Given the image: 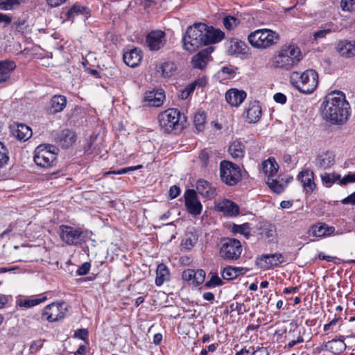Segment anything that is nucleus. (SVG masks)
I'll return each instance as SVG.
<instances>
[{
	"mask_svg": "<svg viewBox=\"0 0 355 355\" xmlns=\"http://www.w3.org/2000/svg\"><path fill=\"white\" fill-rule=\"evenodd\" d=\"M321 108L323 118L335 125L343 124L349 115V105L343 92L328 94L322 102Z\"/></svg>",
	"mask_w": 355,
	"mask_h": 355,
	"instance_id": "f257e3e1",
	"label": "nucleus"
},
{
	"mask_svg": "<svg viewBox=\"0 0 355 355\" xmlns=\"http://www.w3.org/2000/svg\"><path fill=\"white\" fill-rule=\"evenodd\" d=\"M300 49L294 44H285L272 55L269 64L275 69L290 70L302 60Z\"/></svg>",
	"mask_w": 355,
	"mask_h": 355,
	"instance_id": "f03ea898",
	"label": "nucleus"
},
{
	"mask_svg": "<svg viewBox=\"0 0 355 355\" xmlns=\"http://www.w3.org/2000/svg\"><path fill=\"white\" fill-rule=\"evenodd\" d=\"M250 45L259 50L269 49L279 40V35L269 28H261L250 33L248 36Z\"/></svg>",
	"mask_w": 355,
	"mask_h": 355,
	"instance_id": "7ed1b4c3",
	"label": "nucleus"
},
{
	"mask_svg": "<svg viewBox=\"0 0 355 355\" xmlns=\"http://www.w3.org/2000/svg\"><path fill=\"white\" fill-rule=\"evenodd\" d=\"M291 82L300 92L309 94L313 93L318 85V75L313 69H307L300 75L298 72H293Z\"/></svg>",
	"mask_w": 355,
	"mask_h": 355,
	"instance_id": "20e7f679",
	"label": "nucleus"
},
{
	"mask_svg": "<svg viewBox=\"0 0 355 355\" xmlns=\"http://www.w3.org/2000/svg\"><path fill=\"white\" fill-rule=\"evenodd\" d=\"M204 31H205V24L202 23L189 26L182 39L184 49L192 53L202 45H205Z\"/></svg>",
	"mask_w": 355,
	"mask_h": 355,
	"instance_id": "39448f33",
	"label": "nucleus"
},
{
	"mask_svg": "<svg viewBox=\"0 0 355 355\" xmlns=\"http://www.w3.org/2000/svg\"><path fill=\"white\" fill-rule=\"evenodd\" d=\"M160 128L166 132H179L183 128L181 114L177 109H168L158 116Z\"/></svg>",
	"mask_w": 355,
	"mask_h": 355,
	"instance_id": "423d86ee",
	"label": "nucleus"
},
{
	"mask_svg": "<svg viewBox=\"0 0 355 355\" xmlns=\"http://www.w3.org/2000/svg\"><path fill=\"white\" fill-rule=\"evenodd\" d=\"M59 236L67 245L77 246L85 242L87 232L69 225L60 226Z\"/></svg>",
	"mask_w": 355,
	"mask_h": 355,
	"instance_id": "0eeeda50",
	"label": "nucleus"
},
{
	"mask_svg": "<svg viewBox=\"0 0 355 355\" xmlns=\"http://www.w3.org/2000/svg\"><path fill=\"white\" fill-rule=\"evenodd\" d=\"M220 177L223 182L234 186L241 180V169L236 164L223 160L220 164Z\"/></svg>",
	"mask_w": 355,
	"mask_h": 355,
	"instance_id": "6e6552de",
	"label": "nucleus"
},
{
	"mask_svg": "<svg viewBox=\"0 0 355 355\" xmlns=\"http://www.w3.org/2000/svg\"><path fill=\"white\" fill-rule=\"evenodd\" d=\"M243 249L241 242L236 239H226L219 250L220 257L228 261H234L240 258Z\"/></svg>",
	"mask_w": 355,
	"mask_h": 355,
	"instance_id": "1a4fd4ad",
	"label": "nucleus"
},
{
	"mask_svg": "<svg viewBox=\"0 0 355 355\" xmlns=\"http://www.w3.org/2000/svg\"><path fill=\"white\" fill-rule=\"evenodd\" d=\"M66 311L64 303L53 302L44 309L42 318L49 322H56L64 318Z\"/></svg>",
	"mask_w": 355,
	"mask_h": 355,
	"instance_id": "9d476101",
	"label": "nucleus"
},
{
	"mask_svg": "<svg viewBox=\"0 0 355 355\" xmlns=\"http://www.w3.org/2000/svg\"><path fill=\"white\" fill-rule=\"evenodd\" d=\"M55 159V154L47 149L46 146L40 145L35 150L34 162L41 167L51 166Z\"/></svg>",
	"mask_w": 355,
	"mask_h": 355,
	"instance_id": "9b49d317",
	"label": "nucleus"
},
{
	"mask_svg": "<svg viewBox=\"0 0 355 355\" xmlns=\"http://www.w3.org/2000/svg\"><path fill=\"white\" fill-rule=\"evenodd\" d=\"M184 199L185 207L190 214L196 216L201 214L202 205L198 200L194 190H187L184 193Z\"/></svg>",
	"mask_w": 355,
	"mask_h": 355,
	"instance_id": "f8f14e48",
	"label": "nucleus"
},
{
	"mask_svg": "<svg viewBox=\"0 0 355 355\" xmlns=\"http://www.w3.org/2000/svg\"><path fill=\"white\" fill-rule=\"evenodd\" d=\"M146 44L151 51H158L166 44L165 33L162 31H153L146 36Z\"/></svg>",
	"mask_w": 355,
	"mask_h": 355,
	"instance_id": "ddd939ff",
	"label": "nucleus"
},
{
	"mask_svg": "<svg viewBox=\"0 0 355 355\" xmlns=\"http://www.w3.org/2000/svg\"><path fill=\"white\" fill-rule=\"evenodd\" d=\"M297 180L301 182L306 194H311L316 189L313 172L309 169H304L300 172Z\"/></svg>",
	"mask_w": 355,
	"mask_h": 355,
	"instance_id": "4468645a",
	"label": "nucleus"
},
{
	"mask_svg": "<svg viewBox=\"0 0 355 355\" xmlns=\"http://www.w3.org/2000/svg\"><path fill=\"white\" fill-rule=\"evenodd\" d=\"M177 70L176 64L172 61H165L155 66V74L158 77L168 79L173 76Z\"/></svg>",
	"mask_w": 355,
	"mask_h": 355,
	"instance_id": "2eb2a0df",
	"label": "nucleus"
},
{
	"mask_svg": "<svg viewBox=\"0 0 355 355\" xmlns=\"http://www.w3.org/2000/svg\"><path fill=\"white\" fill-rule=\"evenodd\" d=\"M182 278L184 281L191 282L193 286H197L204 282L205 272L202 269H187L182 272Z\"/></svg>",
	"mask_w": 355,
	"mask_h": 355,
	"instance_id": "dca6fc26",
	"label": "nucleus"
},
{
	"mask_svg": "<svg viewBox=\"0 0 355 355\" xmlns=\"http://www.w3.org/2000/svg\"><path fill=\"white\" fill-rule=\"evenodd\" d=\"M345 336H340L338 339H332L324 343L321 347V350L329 351L334 354L343 353L346 349V345L344 342Z\"/></svg>",
	"mask_w": 355,
	"mask_h": 355,
	"instance_id": "f3484780",
	"label": "nucleus"
},
{
	"mask_svg": "<svg viewBox=\"0 0 355 355\" xmlns=\"http://www.w3.org/2000/svg\"><path fill=\"white\" fill-rule=\"evenodd\" d=\"M213 51L211 47L205 49L198 52L192 58L191 63L194 68L203 69L210 60V55Z\"/></svg>",
	"mask_w": 355,
	"mask_h": 355,
	"instance_id": "a211bd4d",
	"label": "nucleus"
},
{
	"mask_svg": "<svg viewBox=\"0 0 355 355\" xmlns=\"http://www.w3.org/2000/svg\"><path fill=\"white\" fill-rule=\"evenodd\" d=\"M335 230L336 229L333 226H329L325 223H318L311 226L309 234L315 237H326L334 234Z\"/></svg>",
	"mask_w": 355,
	"mask_h": 355,
	"instance_id": "6ab92c4d",
	"label": "nucleus"
},
{
	"mask_svg": "<svg viewBox=\"0 0 355 355\" xmlns=\"http://www.w3.org/2000/svg\"><path fill=\"white\" fill-rule=\"evenodd\" d=\"M246 96L247 94L243 90L232 88L225 93V99L231 106L237 107L243 103Z\"/></svg>",
	"mask_w": 355,
	"mask_h": 355,
	"instance_id": "aec40b11",
	"label": "nucleus"
},
{
	"mask_svg": "<svg viewBox=\"0 0 355 355\" xmlns=\"http://www.w3.org/2000/svg\"><path fill=\"white\" fill-rule=\"evenodd\" d=\"M164 98L165 94L162 90L150 91L146 93L144 101L150 107H159Z\"/></svg>",
	"mask_w": 355,
	"mask_h": 355,
	"instance_id": "412c9836",
	"label": "nucleus"
},
{
	"mask_svg": "<svg viewBox=\"0 0 355 355\" xmlns=\"http://www.w3.org/2000/svg\"><path fill=\"white\" fill-rule=\"evenodd\" d=\"M335 162V155L331 151H325L319 153L315 159V166L320 169H327L331 167Z\"/></svg>",
	"mask_w": 355,
	"mask_h": 355,
	"instance_id": "4be33fe9",
	"label": "nucleus"
},
{
	"mask_svg": "<svg viewBox=\"0 0 355 355\" xmlns=\"http://www.w3.org/2000/svg\"><path fill=\"white\" fill-rule=\"evenodd\" d=\"M205 45L220 42L225 37V33L220 29L208 26L205 24Z\"/></svg>",
	"mask_w": 355,
	"mask_h": 355,
	"instance_id": "5701e85b",
	"label": "nucleus"
},
{
	"mask_svg": "<svg viewBox=\"0 0 355 355\" xmlns=\"http://www.w3.org/2000/svg\"><path fill=\"white\" fill-rule=\"evenodd\" d=\"M226 46L227 54L230 55L244 54L245 53L248 48L245 42L235 38L229 40L227 42Z\"/></svg>",
	"mask_w": 355,
	"mask_h": 355,
	"instance_id": "b1692460",
	"label": "nucleus"
},
{
	"mask_svg": "<svg viewBox=\"0 0 355 355\" xmlns=\"http://www.w3.org/2000/svg\"><path fill=\"white\" fill-rule=\"evenodd\" d=\"M141 59V51L137 48L131 49L123 53L124 62L130 67H137Z\"/></svg>",
	"mask_w": 355,
	"mask_h": 355,
	"instance_id": "393cba45",
	"label": "nucleus"
},
{
	"mask_svg": "<svg viewBox=\"0 0 355 355\" xmlns=\"http://www.w3.org/2000/svg\"><path fill=\"white\" fill-rule=\"evenodd\" d=\"M336 51L341 56L345 58H352L355 56V40L340 41L337 44Z\"/></svg>",
	"mask_w": 355,
	"mask_h": 355,
	"instance_id": "a878e982",
	"label": "nucleus"
},
{
	"mask_svg": "<svg viewBox=\"0 0 355 355\" xmlns=\"http://www.w3.org/2000/svg\"><path fill=\"white\" fill-rule=\"evenodd\" d=\"M76 139L75 132L68 129L60 131L57 137L58 142L64 148L71 146L75 143Z\"/></svg>",
	"mask_w": 355,
	"mask_h": 355,
	"instance_id": "bb28decb",
	"label": "nucleus"
},
{
	"mask_svg": "<svg viewBox=\"0 0 355 355\" xmlns=\"http://www.w3.org/2000/svg\"><path fill=\"white\" fill-rule=\"evenodd\" d=\"M218 211L223 212L227 216H236L239 214V206L229 200H223L216 205Z\"/></svg>",
	"mask_w": 355,
	"mask_h": 355,
	"instance_id": "cd10ccee",
	"label": "nucleus"
},
{
	"mask_svg": "<svg viewBox=\"0 0 355 355\" xmlns=\"http://www.w3.org/2000/svg\"><path fill=\"white\" fill-rule=\"evenodd\" d=\"M261 116V107L258 101L250 103L246 110V119L248 123L257 122Z\"/></svg>",
	"mask_w": 355,
	"mask_h": 355,
	"instance_id": "c85d7f7f",
	"label": "nucleus"
},
{
	"mask_svg": "<svg viewBox=\"0 0 355 355\" xmlns=\"http://www.w3.org/2000/svg\"><path fill=\"white\" fill-rule=\"evenodd\" d=\"M196 189L202 196L209 199L213 198L216 194V189L205 180H199L197 182Z\"/></svg>",
	"mask_w": 355,
	"mask_h": 355,
	"instance_id": "c756f323",
	"label": "nucleus"
},
{
	"mask_svg": "<svg viewBox=\"0 0 355 355\" xmlns=\"http://www.w3.org/2000/svg\"><path fill=\"white\" fill-rule=\"evenodd\" d=\"M15 67L16 64L13 61L4 60L0 62V84L10 79V73Z\"/></svg>",
	"mask_w": 355,
	"mask_h": 355,
	"instance_id": "7c9ffc66",
	"label": "nucleus"
},
{
	"mask_svg": "<svg viewBox=\"0 0 355 355\" xmlns=\"http://www.w3.org/2000/svg\"><path fill=\"white\" fill-rule=\"evenodd\" d=\"M259 234L270 241H273L276 237V227L274 224L267 221H263L259 223Z\"/></svg>",
	"mask_w": 355,
	"mask_h": 355,
	"instance_id": "2f4dec72",
	"label": "nucleus"
},
{
	"mask_svg": "<svg viewBox=\"0 0 355 355\" xmlns=\"http://www.w3.org/2000/svg\"><path fill=\"white\" fill-rule=\"evenodd\" d=\"M261 261L265 262L264 267L270 268L282 263L284 261V259L282 254L275 253L262 255Z\"/></svg>",
	"mask_w": 355,
	"mask_h": 355,
	"instance_id": "473e14b6",
	"label": "nucleus"
},
{
	"mask_svg": "<svg viewBox=\"0 0 355 355\" xmlns=\"http://www.w3.org/2000/svg\"><path fill=\"white\" fill-rule=\"evenodd\" d=\"M228 152L233 159H242L245 155L244 144L240 141H234L229 146Z\"/></svg>",
	"mask_w": 355,
	"mask_h": 355,
	"instance_id": "72a5a7b5",
	"label": "nucleus"
},
{
	"mask_svg": "<svg viewBox=\"0 0 355 355\" xmlns=\"http://www.w3.org/2000/svg\"><path fill=\"white\" fill-rule=\"evenodd\" d=\"M67 105V98L62 95H55L51 100V112L53 114L62 112Z\"/></svg>",
	"mask_w": 355,
	"mask_h": 355,
	"instance_id": "f704fd0d",
	"label": "nucleus"
},
{
	"mask_svg": "<svg viewBox=\"0 0 355 355\" xmlns=\"http://www.w3.org/2000/svg\"><path fill=\"white\" fill-rule=\"evenodd\" d=\"M263 172L268 176V178H273V176L277 173L279 166L274 158H268L262 162Z\"/></svg>",
	"mask_w": 355,
	"mask_h": 355,
	"instance_id": "c9c22d12",
	"label": "nucleus"
},
{
	"mask_svg": "<svg viewBox=\"0 0 355 355\" xmlns=\"http://www.w3.org/2000/svg\"><path fill=\"white\" fill-rule=\"evenodd\" d=\"M169 280V270L164 263L157 266L156 270L155 284L157 286H162L165 282Z\"/></svg>",
	"mask_w": 355,
	"mask_h": 355,
	"instance_id": "e433bc0d",
	"label": "nucleus"
},
{
	"mask_svg": "<svg viewBox=\"0 0 355 355\" xmlns=\"http://www.w3.org/2000/svg\"><path fill=\"white\" fill-rule=\"evenodd\" d=\"M266 183L272 191L277 193H280L284 191L288 181H284L283 178H280L279 177H278L277 179L268 178Z\"/></svg>",
	"mask_w": 355,
	"mask_h": 355,
	"instance_id": "4c0bfd02",
	"label": "nucleus"
},
{
	"mask_svg": "<svg viewBox=\"0 0 355 355\" xmlns=\"http://www.w3.org/2000/svg\"><path fill=\"white\" fill-rule=\"evenodd\" d=\"M32 130L28 125L25 124H18L15 131V136L19 140L26 141L32 136Z\"/></svg>",
	"mask_w": 355,
	"mask_h": 355,
	"instance_id": "58836bf2",
	"label": "nucleus"
},
{
	"mask_svg": "<svg viewBox=\"0 0 355 355\" xmlns=\"http://www.w3.org/2000/svg\"><path fill=\"white\" fill-rule=\"evenodd\" d=\"M197 241V235L192 232H188L185 234L184 238L182 241L181 245L185 250H191L195 246Z\"/></svg>",
	"mask_w": 355,
	"mask_h": 355,
	"instance_id": "ea45409f",
	"label": "nucleus"
},
{
	"mask_svg": "<svg viewBox=\"0 0 355 355\" xmlns=\"http://www.w3.org/2000/svg\"><path fill=\"white\" fill-rule=\"evenodd\" d=\"M87 10V8L78 3L73 5L66 12L65 15L67 20H73V19L80 14H84Z\"/></svg>",
	"mask_w": 355,
	"mask_h": 355,
	"instance_id": "a19ab883",
	"label": "nucleus"
},
{
	"mask_svg": "<svg viewBox=\"0 0 355 355\" xmlns=\"http://www.w3.org/2000/svg\"><path fill=\"white\" fill-rule=\"evenodd\" d=\"M232 232L233 234H240L243 235L246 239L250 236V225L248 223H245L241 225L234 224L232 227Z\"/></svg>",
	"mask_w": 355,
	"mask_h": 355,
	"instance_id": "79ce46f5",
	"label": "nucleus"
},
{
	"mask_svg": "<svg viewBox=\"0 0 355 355\" xmlns=\"http://www.w3.org/2000/svg\"><path fill=\"white\" fill-rule=\"evenodd\" d=\"M193 123L198 131L201 132L205 129L206 123V115L204 112H197L194 115Z\"/></svg>",
	"mask_w": 355,
	"mask_h": 355,
	"instance_id": "37998d69",
	"label": "nucleus"
},
{
	"mask_svg": "<svg viewBox=\"0 0 355 355\" xmlns=\"http://www.w3.org/2000/svg\"><path fill=\"white\" fill-rule=\"evenodd\" d=\"M23 0H0V10H9L18 7Z\"/></svg>",
	"mask_w": 355,
	"mask_h": 355,
	"instance_id": "c03bdc74",
	"label": "nucleus"
},
{
	"mask_svg": "<svg viewBox=\"0 0 355 355\" xmlns=\"http://www.w3.org/2000/svg\"><path fill=\"white\" fill-rule=\"evenodd\" d=\"M321 180L327 187H330L337 180H340V175L336 173H324L320 175Z\"/></svg>",
	"mask_w": 355,
	"mask_h": 355,
	"instance_id": "a18cd8bd",
	"label": "nucleus"
},
{
	"mask_svg": "<svg viewBox=\"0 0 355 355\" xmlns=\"http://www.w3.org/2000/svg\"><path fill=\"white\" fill-rule=\"evenodd\" d=\"M225 28L228 31L234 30L240 23V20L236 17L227 16L223 20Z\"/></svg>",
	"mask_w": 355,
	"mask_h": 355,
	"instance_id": "49530a36",
	"label": "nucleus"
},
{
	"mask_svg": "<svg viewBox=\"0 0 355 355\" xmlns=\"http://www.w3.org/2000/svg\"><path fill=\"white\" fill-rule=\"evenodd\" d=\"M210 279L205 284L206 288H210L223 285V281L216 273H210Z\"/></svg>",
	"mask_w": 355,
	"mask_h": 355,
	"instance_id": "de8ad7c7",
	"label": "nucleus"
},
{
	"mask_svg": "<svg viewBox=\"0 0 355 355\" xmlns=\"http://www.w3.org/2000/svg\"><path fill=\"white\" fill-rule=\"evenodd\" d=\"M221 276L226 280H232L236 279V274L234 271V266H228L225 267L221 271Z\"/></svg>",
	"mask_w": 355,
	"mask_h": 355,
	"instance_id": "09e8293b",
	"label": "nucleus"
},
{
	"mask_svg": "<svg viewBox=\"0 0 355 355\" xmlns=\"http://www.w3.org/2000/svg\"><path fill=\"white\" fill-rule=\"evenodd\" d=\"M8 160V150L3 144L0 141V168L7 164Z\"/></svg>",
	"mask_w": 355,
	"mask_h": 355,
	"instance_id": "8fccbe9b",
	"label": "nucleus"
},
{
	"mask_svg": "<svg viewBox=\"0 0 355 355\" xmlns=\"http://www.w3.org/2000/svg\"><path fill=\"white\" fill-rule=\"evenodd\" d=\"M340 8L344 12H353L355 11V0H341Z\"/></svg>",
	"mask_w": 355,
	"mask_h": 355,
	"instance_id": "3c124183",
	"label": "nucleus"
},
{
	"mask_svg": "<svg viewBox=\"0 0 355 355\" xmlns=\"http://www.w3.org/2000/svg\"><path fill=\"white\" fill-rule=\"evenodd\" d=\"M46 300V297H41V298H34V299H30V300H24L23 303V306L25 307H32L35 305H37L43 302H44Z\"/></svg>",
	"mask_w": 355,
	"mask_h": 355,
	"instance_id": "603ef678",
	"label": "nucleus"
},
{
	"mask_svg": "<svg viewBox=\"0 0 355 355\" xmlns=\"http://www.w3.org/2000/svg\"><path fill=\"white\" fill-rule=\"evenodd\" d=\"M220 72L228 76V78H233L236 74L235 68L232 65H227L221 67Z\"/></svg>",
	"mask_w": 355,
	"mask_h": 355,
	"instance_id": "864d4df0",
	"label": "nucleus"
},
{
	"mask_svg": "<svg viewBox=\"0 0 355 355\" xmlns=\"http://www.w3.org/2000/svg\"><path fill=\"white\" fill-rule=\"evenodd\" d=\"M355 182V173H349L345 175L340 180V184L345 185L348 183Z\"/></svg>",
	"mask_w": 355,
	"mask_h": 355,
	"instance_id": "5fc2aeb1",
	"label": "nucleus"
},
{
	"mask_svg": "<svg viewBox=\"0 0 355 355\" xmlns=\"http://www.w3.org/2000/svg\"><path fill=\"white\" fill-rule=\"evenodd\" d=\"M91 265L89 262L83 263L77 270L76 274L78 275H85L88 273Z\"/></svg>",
	"mask_w": 355,
	"mask_h": 355,
	"instance_id": "6e6d98bb",
	"label": "nucleus"
},
{
	"mask_svg": "<svg viewBox=\"0 0 355 355\" xmlns=\"http://www.w3.org/2000/svg\"><path fill=\"white\" fill-rule=\"evenodd\" d=\"M331 32V28H324L315 32L313 36L315 39L323 38Z\"/></svg>",
	"mask_w": 355,
	"mask_h": 355,
	"instance_id": "4d7b16f0",
	"label": "nucleus"
},
{
	"mask_svg": "<svg viewBox=\"0 0 355 355\" xmlns=\"http://www.w3.org/2000/svg\"><path fill=\"white\" fill-rule=\"evenodd\" d=\"M180 189L175 185L171 187V188L168 191V194L171 199H174V198H177L180 195Z\"/></svg>",
	"mask_w": 355,
	"mask_h": 355,
	"instance_id": "13d9d810",
	"label": "nucleus"
},
{
	"mask_svg": "<svg viewBox=\"0 0 355 355\" xmlns=\"http://www.w3.org/2000/svg\"><path fill=\"white\" fill-rule=\"evenodd\" d=\"M12 21V17L6 14L0 13V24L6 26Z\"/></svg>",
	"mask_w": 355,
	"mask_h": 355,
	"instance_id": "bf43d9fd",
	"label": "nucleus"
},
{
	"mask_svg": "<svg viewBox=\"0 0 355 355\" xmlns=\"http://www.w3.org/2000/svg\"><path fill=\"white\" fill-rule=\"evenodd\" d=\"M67 0H46L50 8H57L64 3Z\"/></svg>",
	"mask_w": 355,
	"mask_h": 355,
	"instance_id": "052dcab7",
	"label": "nucleus"
},
{
	"mask_svg": "<svg viewBox=\"0 0 355 355\" xmlns=\"http://www.w3.org/2000/svg\"><path fill=\"white\" fill-rule=\"evenodd\" d=\"M273 98L275 102L284 104L286 102V96L282 93H276Z\"/></svg>",
	"mask_w": 355,
	"mask_h": 355,
	"instance_id": "680f3d73",
	"label": "nucleus"
},
{
	"mask_svg": "<svg viewBox=\"0 0 355 355\" xmlns=\"http://www.w3.org/2000/svg\"><path fill=\"white\" fill-rule=\"evenodd\" d=\"M199 159L201 161L202 166H205L209 159L208 153L205 150L201 151L199 155Z\"/></svg>",
	"mask_w": 355,
	"mask_h": 355,
	"instance_id": "e2e57ef3",
	"label": "nucleus"
},
{
	"mask_svg": "<svg viewBox=\"0 0 355 355\" xmlns=\"http://www.w3.org/2000/svg\"><path fill=\"white\" fill-rule=\"evenodd\" d=\"M342 203L345 205H355V191L349 196H347V198H344L342 200Z\"/></svg>",
	"mask_w": 355,
	"mask_h": 355,
	"instance_id": "0e129e2a",
	"label": "nucleus"
},
{
	"mask_svg": "<svg viewBox=\"0 0 355 355\" xmlns=\"http://www.w3.org/2000/svg\"><path fill=\"white\" fill-rule=\"evenodd\" d=\"M318 258L320 260H326L329 262H336L335 260L337 259V257L325 255L324 252H320Z\"/></svg>",
	"mask_w": 355,
	"mask_h": 355,
	"instance_id": "69168bd1",
	"label": "nucleus"
},
{
	"mask_svg": "<svg viewBox=\"0 0 355 355\" xmlns=\"http://www.w3.org/2000/svg\"><path fill=\"white\" fill-rule=\"evenodd\" d=\"M252 355H268V352L265 347H259L257 350L252 348Z\"/></svg>",
	"mask_w": 355,
	"mask_h": 355,
	"instance_id": "338daca9",
	"label": "nucleus"
},
{
	"mask_svg": "<svg viewBox=\"0 0 355 355\" xmlns=\"http://www.w3.org/2000/svg\"><path fill=\"white\" fill-rule=\"evenodd\" d=\"M339 318L335 317L332 320H331L329 323L326 324L323 327L324 331H328L331 329V327L334 326L339 320Z\"/></svg>",
	"mask_w": 355,
	"mask_h": 355,
	"instance_id": "774afa93",
	"label": "nucleus"
}]
</instances>
